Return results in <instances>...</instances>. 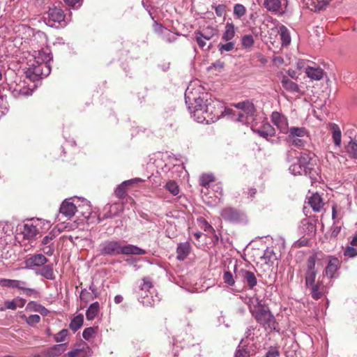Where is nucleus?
<instances>
[{
    "label": "nucleus",
    "mask_w": 357,
    "mask_h": 357,
    "mask_svg": "<svg viewBox=\"0 0 357 357\" xmlns=\"http://www.w3.org/2000/svg\"><path fill=\"white\" fill-rule=\"evenodd\" d=\"M205 97L195 98V105L194 109H191L189 107L190 113L193 114L195 120L199 123L206 121L209 123L211 121L214 122L219 119L222 115V106L218 100H204Z\"/></svg>",
    "instance_id": "obj_1"
},
{
    "label": "nucleus",
    "mask_w": 357,
    "mask_h": 357,
    "mask_svg": "<svg viewBox=\"0 0 357 357\" xmlns=\"http://www.w3.org/2000/svg\"><path fill=\"white\" fill-rule=\"evenodd\" d=\"M99 251L102 255L117 256L125 255H143L146 250L131 244H126L121 241L107 240L99 245Z\"/></svg>",
    "instance_id": "obj_2"
},
{
    "label": "nucleus",
    "mask_w": 357,
    "mask_h": 357,
    "mask_svg": "<svg viewBox=\"0 0 357 357\" xmlns=\"http://www.w3.org/2000/svg\"><path fill=\"white\" fill-rule=\"evenodd\" d=\"M257 306L250 309L252 316L257 322L266 328H275V317L268 310L264 308L257 298Z\"/></svg>",
    "instance_id": "obj_3"
},
{
    "label": "nucleus",
    "mask_w": 357,
    "mask_h": 357,
    "mask_svg": "<svg viewBox=\"0 0 357 357\" xmlns=\"http://www.w3.org/2000/svg\"><path fill=\"white\" fill-rule=\"evenodd\" d=\"M195 39L201 49L207 46V50L211 47V44L207 45V43L203 42V39L211 40L213 37L218 36V30L216 26H208L202 30L195 31Z\"/></svg>",
    "instance_id": "obj_4"
},
{
    "label": "nucleus",
    "mask_w": 357,
    "mask_h": 357,
    "mask_svg": "<svg viewBox=\"0 0 357 357\" xmlns=\"http://www.w3.org/2000/svg\"><path fill=\"white\" fill-rule=\"evenodd\" d=\"M47 17L45 20L50 26H54L55 23H58L61 26H66L68 23V20L66 18L63 10L56 6L50 8L47 13Z\"/></svg>",
    "instance_id": "obj_5"
},
{
    "label": "nucleus",
    "mask_w": 357,
    "mask_h": 357,
    "mask_svg": "<svg viewBox=\"0 0 357 357\" xmlns=\"http://www.w3.org/2000/svg\"><path fill=\"white\" fill-rule=\"evenodd\" d=\"M317 256L310 255L306 261V268L305 271V286L309 287L315 283V278L317 274V270L315 268Z\"/></svg>",
    "instance_id": "obj_6"
},
{
    "label": "nucleus",
    "mask_w": 357,
    "mask_h": 357,
    "mask_svg": "<svg viewBox=\"0 0 357 357\" xmlns=\"http://www.w3.org/2000/svg\"><path fill=\"white\" fill-rule=\"evenodd\" d=\"M264 6L271 12L279 15H283L286 13L288 1L287 0H264Z\"/></svg>",
    "instance_id": "obj_7"
},
{
    "label": "nucleus",
    "mask_w": 357,
    "mask_h": 357,
    "mask_svg": "<svg viewBox=\"0 0 357 357\" xmlns=\"http://www.w3.org/2000/svg\"><path fill=\"white\" fill-rule=\"evenodd\" d=\"M220 215L225 220L232 222H240L244 218V214L242 212L231 207L223 208L220 212Z\"/></svg>",
    "instance_id": "obj_8"
},
{
    "label": "nucleus",
    "mask_w": 357,
    "mask_h": 357,
    "mask_svg": "<svg viewBox=\"0 0 357 357\" xmlns=\"http://www.w3.org/2000/svg\"><path fill=\"white\" fill-rule=\"evenodd\" d=\"M271 121L282 133H288V121L287 119L284 115L278 112H273L271 115Z\"/></svg>",
    "instance_id": "obj_9"
},
{
    "label": "nucleus",
    "mask_w": 357,
    "mask_h": 357,
    "mask_svg": "<svg viewBox=\"0 0 357 357\" xmlns=\"http://www.w3.org/2000/svg\"><path fill=\"white\" fill-rule=\"evenodd\" d=\"M290 172L294 175H302L305 174L306 176H309L310 178L314 176L316 171L313 169L312 167H304L301 164H300L298 161L296 162L293 163L289 168Z\"/></svg>",
    "instance_id": "obj_10"
},
{
    "label": "nucleus",
    "mask_w": 357,
    "mask_h": 357,
    "mask_svg": "<svg viewBox=\"0 0 357 357\" xmlns=\"http://www.w3.org/2000/svg\"><path fill=\"white\" fill-rule=\"evenodd\" d=\"M48 261V259L42 254H36L28 257L24 263L26 267L42 266Z\"/></svg>",
    "instance_id": "obj_11"
},
{
    "label": "nucleus",
    "mask_w": 357,
    "mask_h": 357,
    "mask_svg": "<svg viewBox=\"0 0 357 357\" xmlns=\"http://www.w3.org/2000/svg\"><path fill=\"white\" fill-rule=\"evenodd\" d=\"M239 275L244 283H246L250 289H252L257 284V280L255 273L252 271L241 269Z\"/></svg>",
    "instance_id": "obj_12"
},
{
    "label": "nucleus",
    "mask_w": 357,
    "mask_h": 357,
    "mask_svg": "<svg viewBox=\"0 0 357 357\" xmlns=\"http://www.w3.org/2000/svg\"><path fill=\"white\" fill-rule=\"evenodd\" d=\"M42 63L37 64H32L26 69L25 73L26 76L30 79L34 81L38 78H42L43 74Z\"/></svg>",
    "instance_id": "obj_13"
},
{
    "label": "nucleus",
    "mask_w": 357,
    "mask_h": 357,
    "mask_svg": "<svg viewBox=\"0 0 357 357\" xmlns=\"http://www.w3.org/2000/svg\"><path fill=\"white\" fill-rule=\"evenodd\" d=\"M59 211L61 214L68 218H71L75 213L76 206L73 202L66 199L62 202Z\"/></svg>",
    "instance_id": "obj_14"
},
{
    "label": "nucleus",
    "mask_w": 357,
    "mask_h": 357,
    "mask_svg": "<svg viewBox=\"0 0 357 357\" xmlns=\"http://www.w3.org/2000/svg\"><path fill=\"white\" fill-rule=\"evenodd\" d=\"M328 128L335 146L340 147L342 143V132L340 127L334 123H330Z\"/></svg>",
    "instance_id": "obj_15"
},
{
    "label": "nucleus",
    "mask_w": 357,
    "mask_h": 357,
    "mask_svg": "<svg viewBox=\"0 0 357 357\" xmlns=\"http://www.w3.org/2000/svg\"><path fill=\"white\" fill-rule=\"evenodd\" d=\"M252 130L258 133L261 137L267 138L268 137H272L275 135V128L268 123H264L259 128H255L252 127Z\"/></svg>",
    "instance_id": "obj_16"
},
{
    "label": "nucleus",
    "mask_w": 357,
    "mask_h": 357,
    "mask_svg": "<svg viewBox=\"0 0 357 357\" xmlns=\"http://www.w3.org/2000/svg\"><path fill=\"white\" fill-rule=\"evenodd\" d=\"M235 107L241 109L248 119L252 118L255 112V105L252 102L249 101L238 102L235 105Z\"/></svg>",
    "instance_id": "obj_17"
},
{
    "label": "nucleus",
    "mask_w": 357,
    "mask_h": 357,
    "mask_svg": "<svg viewBox=\"0 0 357 357\" xmlns=\"http://www.w3.org/2000/svg\"><path fill=\"white\" fill-rule=\"evenodd\" d=\"M308 288H310L312 297L316 300L321 298L326 293L325 286L319 281L316 284L314 283L312 285H310Z\"/></svg>",
    "instance_id": "obj_18"
},
{
    "label": "nucleus",
    "mask_w": 357,
    "mask_h": 357,
    "mask_svg": "<svg viewBox=\"0 0 357 357\" xmlns=\"http://www.w3.org/2000/svg\"><path fill=\"white\" fill-rule=\"evenodd\" d=\"M282 87L290 93H303L298 85L291 81L288 77L284 76L281 80Z\"/></svg>",
    "instance_id": "obj_19"
},
{
    "label": "nucleus",
    "mask_w": 357,
    "mask_h": 357,
    "mask_svg": "<svg viewBox=\"0 0 357 357\" xmlns=\"http://www.w3.org/2000/svg\"><path fill=\"white\" fill-rule=\"evenodd\" d=\"M330 0H303L304 3L311 10L317 11L326 6Z\"/></svg>",
    "instance_id": "obj_20"
},
{
    "label": "nucleus",
    "mask_w": 357,
    "mask_h": 357,
    "mask_svg": "<svg viewBox=\"0 0 357 357\" xmlns=\"http://www.w3.org/2000/svg\"><path fill=\"white\" fill-rule=\"evenodd\" d=\"M305 73L307 76L312 80L319 81L324 77V70L320 67H310L308 66L305 68Z\"/></svg>",
    "instance_id": "obj_21"
},
{
    "label": "nucleus",
    "mask_w": 357,
    "mask_h": 357,
    "mask_svg": "<svg viewBox=\"0 0 357 357\" xmlns=\"http://www.w3.org/2000/svg\"><path fill=\"white\" fill-rule=\"evenodd\" d=\"M191 250L190 244L188 242L181 243L176 248L177 257L179 261L184 260L189 255Z\"/></svg>",
    "instance_id": "obj_22"
},
{
    "label": "nucleus",
    "mask_w": 357,
    "mask_h": 357,
    "mask_svg": "<svg viewBox=\"0 0 357 357\" xmlns=\"http://www.w3.org/2000/svg\"><path fill=\"white\" fill-rule=\"evenodd\" d=\"M347 155L352 159L357 160V140L351 139L344 146Z\"/></svg>",
    "instance_id": "obj_23"
},
{
    "label": "nucleus",
    "mask_w": 357,
    "mask_h": 357,
    "mask_svg": "<svg viewBox=\"0 0 357 357\" xmlns=\"http://www.w3.org/2000/svg\"><path fill=\"white\" fill-rule=\"evenodd\" d=\"M308 203L312 208L313 211L316 212L320 211L324 204L321 197L317 193L312 195V196L309 198Z\"/></svg>",
    "instance_id": "obj_24"
},
{
    "label": "nucleus",
    "mask_w": 357,
    "mask_h": 357,
    "mask_svg": "<svg viewBox=\"0 0 357 357\" xmlns=\"http://www.w3.org/2000/svg\"><path fill=\"white\" fill-rule=\"evenodd\" d=\"M236 29L233 23L227 22L225 27V31L222 36V40L224 41H233L235 36Z\"/></svg>",
    "instance_id": "obj_25"
},
{
    "label": "nucleus",
    "mask_w": 357,
    "mask_h": 357,
    "mask_svg": "<svg viewBox=\"0 0 357 357\" xmlns=\"http://www.w3.org/2000/svg\"><path fill=\"white\" fill-rule=\"evenodd\" d=\"M287 139H294L295 137H305L307 135L306 129L303 127H291L289 128Z\"/></svg>",
    "instance_id": "obj_26"
},
{
    "label": "nucleus",
    "mask_w": 357,
    "mask_h": 357,
    "mask_svg": "<svg viewBox=\"0 0 357 357\" xmlns=\"http://www.w3.org/2000/svg\"><path fill=\"white\" fill-rule=\"evenodd\" d=\"M24 284V281L18 280H10V279H1L0 280V286L3 287H9L12 289H18L23 288L22 285Z\"/></svg>",
    "instance_id": "obj_27"
},
{
    "label": "nucleus",
    "mask_w": 357,
    "mask_h": 357,
    "mask_svg": "<svg viewBox=\"0 0 357 357\" xmlns=\"http://www.w3.org/2000/svg\"><path fill=\"white\" fill-rule=\"evenodd\" d=\"M278 32L280 34L282 46H288L291 43V36L289 29L284 25H280Z\"/></svg>",
    "instance_id": "obj_28"
},
{
    "label": "nucleus",
    "mask_w": 357,
    "mask_h": 357,
    "mask_svg": "<svg viewBox=\"0 0 357 357\" xmlns=\"http://www.w3.org/2000/svg\"><path fill=\"white\" fill-rule=\"evenodd\" d=\"M22 233L26 238L30 239L37 235L38 230L32 223L28 222L24 225Z\"/></svg>",
    "instance_id": "obj_29"
},
{
    "label": "nucleus",
    "mask_w": 357,
    "mask_h": 357,
    "mask_svg": "<svg viewBox=\"0 0 357 357\" xmlns=\"http://www.w3.org/2000/svg\"><path fill=\"white\" fill-rule=\"evenodd\" d=\"M100 310L98 302L93 303L90 305L86 312V317L88 320H93L98 315Z\"/></svg>",
    "instance_id": "obj_30"
},
{
    "label": "nucleus",
    "mask_w": 357,
    "mask_h": 357,
    "mask_svg": "<svg viewBox=\"0 0 357 357\" xmlns=\"http://www.w3.org/2000/svg\"><path fill=\"white\" fill-rule=\"evenodd\" d=\"M37 273L47 280L54 279L53 266L52 264L44 266Z\"/></svg>",
    "instance_id": "obj_31"
},
{
    "label": "nucleus",
    "mask_w": 357,
    "mask_h": 357,
    "mask_svg": "<svg viewBox=\"0 0 357 357\" xmlns=\"http://www.w3.org/2000/svg\"><path fill=\"white\" fill-rule=\"evenodd\" d=\"M338 259L334 258L331 259L326 267L325 273L329 278H333L335 273L337 270Z\"/></svg>",
    "instance_id": "obj_32"
},
{
    "label": "nucleus",
    "mask_w": 357,
    "mask_h": 357,
    "mask_svg": "<svg viewBox=\"0 0 357 357\" xmlns=\"http://www.w3.org/2000/svg\"><path fill=\"white\" fill-rule=\"evenodd\" d=\"M27 308L30 309L31 310L39 312L43 316H47L49 313V310L46 307L34 301L29 302L27 304Z\"/></svg>",
    "instance_id": "obj_33"
},
{
    "label": "nucleus",
    "mask_w": 357,
    "mask_h": 357,
    "mask_svg": "<svg viewBox=\"0 0 357 357\" xmlns=\"http://www.w3.org/2000/svg\"><path fill=\"white\" fill-rule=\"evenodd\" d=\"M67 348L66 344H56L50 348L47 351V355L50 356H56L63 354Z\"/></svg>",
    "instance_id": "obj_34"
},
{
    "label": "nucleus",
    "mask_w": 357,
    "mask_h": 357,
    "mask_svg": "<svg viewBox=\"0 0 357 357\" xmlns=\"http://www.w3.org/2000/svg\"><path fill=\"white\" fill-rule=\"evenodd\" d=\"M84 322V317L82 314H78L75 317L69 324V328L74 332L79 329Z\"/></svg>",
    "instance_id": "obj_35"
},
{
    "label": "nucleus",
    "mask_w": 357,
    "mask_h": 357,
    "mask_svg": "<svg viewBox=\"0 0 357 357\" xmlns=\"http://www.w3.org/2000/svg\"><path fill=\"white\" fill-rule=\"evenodd\" d=\"M226 112L228 114H232L234 116H236L235 120L238 122H241L243 123H247L249 121V119L246 116V115L241 110L235 112V111H233L232 109H228L226 110Z\"/></svg>",
    "instance_id": "obj_36"
},
{
    "label": "nucleus",
    "mask_w": 357,
    "mask_h": 357,
    "mask_svg": "<svg viewBox=\"0 0 357 357\" xmlns=\"http://www.w3.org/2000/svg\"><path fill=\"white\" fill-rule=\"evenodd\" d=\"M225 43H220L218 45V50L220 54H223L225 52H231L234 50L235 46L234 41H225Z\"/></svg>",
    "instance_id": "obj_37"
},
{
    "label": "nucleus",
    "mask_w": 357,
    "mask_h": 357,
    "mask_svg": "<svg viewBox=\"0 0 357 357\" xmlns=\"http://www.w3.org/2000/svg\"><path fill=\"white\" fill-rule=\"evenodd\" d=\"M130 183L129 181L123 182L115 190L114 193L119 198H123L126 195V185Z\"/></svg>",
    "instance_id": "obj_38"
},
{
    "label": "nucleus",
    "mask_w": 357,
    "mask_h": 357,
    "mask_svg": "<svg viewBox=\"0 0 357 357\" xmlns=\"http://www.w3.org/2000/svg\"><path fill=\"white\" fill-rule=\"evenodd\" d=\"M165 188L173 195L176 196L179 193V188L176 182L173 181H168Z\"/></svg>",
    "instance_id": "obj_39"
},
{
    "label": "nucleus",
    "mask_w": 357,
    "mask_h": 357,
    "mask_svg": "<svg viewBox=\"0 0 357 357\" xmlns=\"http://www.w3.org/2000/svg\"><path fill=\"white\" fill-rule=\"evenodd\" d=\"M245 13H246V8L243 5H242L241 3H236L234 5V15L237 18L242 17L243 15H245Z\"/></svg>",
    "instance_id": "obj_40"
},
{
    "label": "nucleus",
    "mask_w": 357,
    "mask_h": 357,
    "mask_svg": "<svg viewBox=\"0 0 357 357\" xmlns=\"http://www.w3.org/2000/svg\"><path fill=\"white\" fill-rule=\"evenodd\" d=\"M310 160H311V158L309 156V155H307L306 153H302L300 155L299 158L296 161H298L304 167H312Z\"/></svg>",
    "instance_id": "obj_41"
},
{
    "label": "nucleus",
    "mask_w": 357,
    "mask_h": 357,
    "mask_svg": "<svg viewBox=\"0 0 357 357\" xmlns=\"http://www.w3.org/2000/svg\"><path fill=\"white\" fill-rule=\"evenodd\" d=\"M79 297L80 299L84 303H89V301L94 299L93 294L86 289L81 291Z\"/></svg>",
    "instance_id": "obj_42"
},
{
    "label": "nucleus",
    "mask_w": 357,
    "mask_h": 357,
    "mask_svg": "<svg viewBox=\"0 0 357 357\" xmlns=\"http://www.w3.org/2000/svg\"><path fill=\"white\" fill-rule=\"evenodd\" d=\"M214 181V176L212 174H203L200 177V184L202 186L206 187L210 183Z\"/></svg>",
    "instance_id": "obj_43"
},
{
    "label": "nucleus",
    "mask_w": 357,
    "mask_h": 357,
    "mask_svg": "<svg viewBox=\"0 0 357 357\" xmlns=\"http://www.w3.org/2000/svg\"><path fill=\"white\" fill-rule=\"evenodd\" d=\"M68 334V330L63 329L54 335V339L56 342H62L65 341Z\"/></svg>",
    "instance_id": "obj_44"
},
{
    "label": "nucleus",
    "mask_w": 357,
    "mask_h": 357,
    "mask_svg": "<svg viewBox=\"0 0 357 357\" xmlns=\"http://www.w3.org/2000/svg\"><path fill=\"white\" fill-rule=\"evenodd\" d=\"M223 280L229 286H233L235 284L233 275L230 271H225L223 274Z\"/></svg>",
    "instance_id": "obj_45"
},
{
    "label": "nucleus",
    "mask_w": 357,
    "mask_h": 357,
    "mask_svg": "<svg viewBox=\"0 0 357 357\" xmlns=\"http://www.w3.org/2000/svg\"><path fill=\"white\" fill-rule=\"evenodd\" d=\"M254 44V38L252 35H245L242 38V45L245 47H250Z\"/></svg>",
    "instance_id": "obj_46"
},
{
    "label": "nucleus",
    "mask_w": 357,
    "mask_h": 357,
    "mask_svg": "<svg viewBox=\"0 0 357 357\" xmlns=\"http://www.w3.org/2000/svg\"><path fill=\"white\" fill-rule=\"evenodd\" d=\"M344 255L348 257H354L357 256V248L354 246H347L344 252Z\"/></svg>",
    "instance_id": "obj_47"
},
{
    "label": "nucleus",
    "mask_w": 357,
    "mask_h": 357,
    "mask_svg": "<svg viewBox=\"0 0 357 357\" xmlns=\"http://www.w3.org/2000/svg\"><path fill=\"white\" fill-rule=\"evenodd\" d=\"M152 288V283L149 279L144 278L143 279V284L141 286V296H143V291L146 292L149 291V289Z\"/></svg>",
    "instance_id": "obj_48"
},
{
    "label": "nucleus",
    "mask_w": 357,
    "mask_h": 357,
    "mask_svg": "<svg viewBox=\"0 0 357 357\" xmlns=\"http://www.w3.org/2000/svg\"><path fill=\"white\" fill-rule=\"evenodd\" d=\"M287 142L291 145L295 146L301 147L304 146L305 142L303 137H295L294 139H287Z\"/></svg>",
    "instance_id": "obj_49"
},
{
    "label": "nucleus",
    "mask_w": 357,
    "mask_h": 357,
    "mask_svg": "<svg viewBox=\"0 0 357 357\" xmlns=\"http://www.w3.org/2000/svg\"><path fill=\"white\" fill-rule=\"evenodd\" d=\"M40 321V317L38 314H31L26 319V323L30 326H33Z\"/></svg>",
    "instance_id": "obj_50"
},
{
    "label": "nucleus",
    "mask_w": 357,
    "mask_h": 357,
    "mask_svg": "<svg viewBox=\"0 0 357 357\" xmlns=\"http://www.w3.org/2000/svg\"><path fill=\"white\" fill-rule=\"evenodd\" d=\"M95 331L96 330L93 327L86 328L84 330L82 336L85 340H89L95 333Z\"/></svg>",
    "instance_id": "obj_51"
},
{
    "label": "nucleus",
    "mask_w": 357,
    "mask_h": 357,
    "mask_svg": "<svg viewBox=\"0 0 357 357\" xmlns=\"http://www.w3.org/2000/svg\"><path fill=\"white\" fill-rule=\"evenodd\" d=\"M26 282L24 281V284L22 285L23 288H20V290L23 291L24 294L26 296H31L33 294H38V292L36 290L32 288H28L26 287Z\"/></svg>",
    "instance_id": "obj_52"
},
{
    "label": "nucleus",
    "mask_w": 357,
    "mask_h": 357,
    "mask_svg": "<svg viewBox=\"0 0 357 357\" xmlns=\"http://www.w3.org/2000/svg\"><path fill=\"white\" fill-rule=\"evenodd\" d=\"M280 351L277 347H271L268 350L266 357H279Z\"/></svg>",
    "instance_id": "obj_53"
},
{
    "label": "nucleus",
    "mask_w": 357,
    "mask_h": 357,
    "mask_svg": "<svg viewBox=\"0 0 357 357\" xmlns=\"http://www.w3.org/2000/svg\"><path fill=\"white\" fill-rule=\"evenodd\" d=\"M215 13L218 16L222 17L226 11V6L223 4H220L214 7Z\"/></svg>",
    "instance_id": "obj_54"
},
{
    "label": "nucleus",
    "mask_w": 357,
    "mask_h": 357,
    "mask_svg": "<svg viewBox=\"0 0 357 357\" xmlns=\"http://www.w3.org/2000/svg\"><path fill=\"white\" fill-rule=\"evenodd\" d=\"M4 307L6 309L8 310H15L17 307V304L15 300L13 301H6L4 303Z\"/></svg>",
    "instance_id": "obj_55"
},
{
    "label": "nucleus",
    "mask_w": 357,
    "mask_h": 357,
    "mask_svg": "<svg viewBox=\"0 0 357 357\" xmlns=\"http://www.w3.org/2000/svg\"><path fill=\"white\" fill-rule=\"evenodd\" d=\"M42 68H43V74L42 78L44 77H47L51 71L50 65L47 63H42Z\"/></svg>",
    "instance_id": "obj_56"
},
{
    "label": "nucleus",
    "mask_w": 357,
    "mask_h": 357,
    "mask_svg": "<svg viewBox=\"0 0 357 357\" xmlns=\"http://www.w3.org/2000/svg\"><path fill=\"white\" fill-rule=\"evenodd\" d=\"M143 305H150V306H152L155 304V301L153 299H151L148 295H146L144 296L143 298H142V300L141 301Z\"/></svg>",
    "instance_id": "obj_57"
},
{
    "label": "nucleus",
    "mask_w": 357,
    "mask_h": 357,
    "mask_svg": "<svg viewBox=\"0 0 357 357\" xmlns=\"http://www.w3.org/2000/svg\"><path fill=\"white\" fill-rule=\"evenodd\" d=\"M81 0H63V1L71 7H79L81 6Z\"/></svg>",
    "instance_id": "obj_58"
},
{
    "label": "nucleus",
    "mask_w": 357,
    "mask_h": 357,
    "mask_svg": "<svg viewBox=\"0 0 357 357\" xmlns=\"http://www.w3.org/2000/svg\"><path fill=\"white\" fill-rule=\"evenodd\" d=\"M44 254L51 256L54 254V248L51 245H47L43 249Z\"/></svg>",
    "instance_id": "obj_59"
},
{
    "label": "nucleus",
    "mask_w": 357,
    "mask_h": 357,
    "mask_svg": "<svg viewBox=\"0 0 357 357\" xmlns=\"http://www.w3.org/2000/svg\"><path fill=\"white\" fill-rule=\"evenodd\" d=\"M80 351V349H75L66 354L63 357H77Z\"/></svg>",
    "instance_id": "obj_60"
},
{
    "label": "nucleus",
    "mask_w": 357,
    "mask_h": 357,
    "mask_svg": "<svg viewBox=\"0 0 357 357\" xmlns=\"http://www.w3.org/2000/svg\"><path fill=\"white\" fill-rule=\"evenodd\" d=\"M53 238H54V235H52L51 234H50L49 235L45 236L43 238L42 243L43 245H47L50 243V241L53 239Z\"/></svg>",
    "instance_id": "obj_61"
},
{
    "label": "nucleus",
    "mask_w": 357,
    "mask_h": 357,
    "mask_svg": "<svg viewBox=\"0 0 357 357\" xmlns=\"http://www.w3.org/2000/svg\"><path fill=\"white\" fill-rule=\"evenodd\" d=\"M235 357H248V353L244 349H238L235 354Z\"/></svg>",
    "instance_id": "obj_62"
},
{
    "label": "nucleus",
    "mask_w": 357,
    "mask_h": 357,
    "mask_svg": "<svg viewBox=\"0 0 357 357\" xmlns=\"http://www.w3.org/2000/svg\"><path fill=\"white\" fill-rule=\"evenodd\" d=\"M340 230H341V227L340 226H335L334 227L333 231H332V233H331V236H333V237H336L339 233L340 232Z\"/></svg>",
    "instance_id": "obj_63"
},
{
    "label": "nucleus",
    "mask_w": 357,
    "mask_h": 357,
    "mask_svg": "<svg viewBox=\"0 0 357 357\" xmlns=\"http://www.w3.org/2000/svg\"><path fill=\"white\" fill-rule=\"evenodd\" d=\"M89 289L91 291V294H93V296H94V298H97L98 292H97V289L95 287V286L93 284L90 285Z\"/></svg>",
    "instance_id": "obj_64"
}]
</instances>
